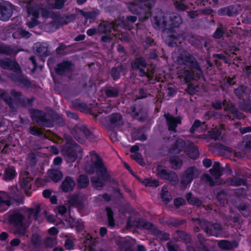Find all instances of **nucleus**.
Masks as SVG:
<instances>
[{"instance_id":"2f4dec72","label":"nucleus","mask_w":251,"mask_h":251,"mask_svg":"<svg viewBox=\"0 0 251 251\" xmlns=\"http://www.w3.org/2000/svg\"><path fill=\"white\" fill-rule=\"evenodd\" d=\"M179 76L183 79L185 83H188L195 79V75L194 71L184 69L180 71Z\"/></svg>"},{"instance_id":"b1692460","label":"nucleus","mask_w":251,"mask_h":251,"mask_svg":"<svg viewBox=\"0 0 251 251\" xmlns=\"http://www.w3.org/2000/svg\"><path fill=\"white\" fill-rule=\"evenodd\" d=\"M36 53L41 57H47L50 55L49 49V45L45 42H37L35 44Z\"/></svg>"},{"instance_id":"ea45409f","label":"nucleus","mask_w":251,"mask_h":251,"mask_svg":"<svg viewBox=\"0 0 251 251\" xmlns=\"http://www.w3.org/2000/svg\"><path fill=\"white\" fill-rule=\"evenodd\" d=\"M31 36V33H30L28 31L23 28L18 29L14 32L12 34V37L14 39H28Z\"/></svg>"},{"instance_id":"37998d69","label":"nucleus","mask_w":251,"mask_h":251,"mask_svg":"<svg viewBox=\"0 0 251 251\" xmlns=\"http://www.w3.org/2000/svg\"><path fill=\"white\" fill-rule=\"evenodd\" d=\"M105 211L107 217V225L111 228L115 226V221L114 218V212L110 207H106Z\"/></svg>"},{"instance_id":"13d9d810","label":"nucleus","mask_w":251,"mask_h":251,"mask_svg":"<svg viewBox=\"0 0 251 251\" xmlns=\"http://www.w3.org/2000/svg\"><path fill=\"white\" fill-rule=\"evenodd\" d=\"M218 27L213 34V37L215 39L221 38L225 33V30L222 24L218 23Z\"/></svg>"},{"instance_id":"7ed1b4c3","label":"nucleus","mask_w":251,"mask_h":251,"mask_svg":"<svg viewBox=\"0 0 251 251\" xmlns=\"http://www.w3.org/2000/svg\"><path fill=\"white\" fill-rule=\"evenodd\" d=\"M91 164L85 166V170L89 174H93L95 172L101 175L103 179L108 177L107 175V168L104 166L101 158L94 151L90 152Z\"/></svg>"},{"instance_id":"c756f323","label":"nucleus","mask_w":251,"mask_h":251,"mask_svg":"<svg viewBox=\"0 0 251 251\" xmlns=\"http://www.w3.org/2000/svg\"><path fill=\"white\" fill-rule=\"evenodd\" d=\"M170 28L173 31H175L174 28L178 27L182 24V20L181 17L176 13H173L169 17Z\"/></svg>"},{"instance_id":"680f3d73","label":"nucleus","mask_w":251,"mask_h":251,"mask_svg":"<svg viewBox=\"0 0 251 251\" xmlns=\"http://www.w3.org/2000/svg\"><path fill=\"white\" fill-rule=\"evenodd\" d=\"M160 197L162 201L166 203L170 202L172 200V197L170 193L166 190V188H164V187L162 189Z\"/></svg>"},{"instance_id":"864d4df0","label":"nucleus","mask_w":251,"mask_h":251,"mask_svg":"<svg viewBox=\"0 0 251 251\" xmlns=\"http://www.w3.org/2000/svg\"><path fill=\"white\" fill-rule=\"evenodd\" d=\"M71 202L79 208L84 207L83 200L81 196L79 195H75L72 196L70 199Z\"/></svg>"},{"instance_id":"0eeeda50","label":"nucleus","mask_w":251,"mask_h":251,"mask_svg":"<svg viewBox=\"0 0 251 251\" xmlns=\"http://www.w3.org/2000/svg\"><path fill=\"white\" fill-rule=\"evenodd\" d=\"M157 176L171 182L176 183L178 181L177 174L173 171L169 170L164 165L158 164L156 166Z\"/></svg>"},{"instance_id":"9b49d317","label":"nucleus","mask_w":251,"mask_h":251,"mask_svg":"<svg viewBox=\"0 0 251 251\" xmlns=\"http://www.w3.org/2000/svg\"><path fill=\"white\" fill-rule=\"evenodd\" d=\"M153 26L156 29L166 28L167 25V18L163 11L160 10L156 12L152 20Z\"/></svg>"},{"instance_id":"4468645a","label":"nucleus","mask_w":251,"mask_h":251,"mask_svg":"<svg viewBox=\"0 0 251 251\" xmlns=\"http://www.w3.org/2000/svg\"><path fill=\"white\" fill-rule=\"evenodd\" d=\"M73 64L71 61H63L57 64L54 68L55 72L58 75L64 76L67 73L70 72L73 69Z\"/></svg>"},{"instance_id":"f257e3e1","label":"nucleus","mask_w":251,"mask_h":251,"mask_svg":"<svg viewBox=\"0 0 251 251\" xmlns=\"http://www.w3.org/2000/svg\"><path fill=\"white\" fill-rule=\"evenodd\" d=\"M31 119L37 125L43 127L51 128L54 124L60 127L65 126V122L63 118L57 112H52L50 117L48 118L47 114L43 110L31 108L29 110Z\"/></svg>"},{"instance_id":"58836bf2","label":"nucleus","mask_w":251,"mask_h":251,"mask_svg":"<svg viewBox=\"0 0 251 251\" xmlns=\"http://www.w3.org/2000/svg\"><path fill=\"white\" fill-rule=\"evenodd\" d=\"M73 107L80 111V112L87 111L89 110L87 104L81 101L79 99H76L72 101Z\"/></svg>"},{"instance_id":"a18cd8bd","label":"nucleus","mask_w":251,"mask_h":251,"mask_svg":"<svg viewBox=\"0 0 251 251\" xmlns=\"http://www.w3.org/2000/svg\"><path fill=\"white\" fill-rule=\"evenodd\" d=\"M127 110L128 113L130 114L133 119H137L140 122L143 121V118L142 117H139L141 110H137L135 105H131Z\"/></svg>"},{"instance_id":"7c9ffc66","label":"nucleus","mask_w":251,"mask_h":251,"mask_svg":"<svg viewBox=\"0 0 251 251\" xmlns=\"http://www.w3.org/2000/svg\"><path fill=\"white\" fill-rule=\"evenodd\" d=\"M185 152L191 159H196L199 157L198 148L193 144L186 146L185 148Z\"/></svg>"},{"instance_id":"8fccbe9b","label":"nucleus","mask_w":251,"mask_h":251,"mask_svg":"<svg viewBox=\"0 0 251 251\" xmlns=\"http://www.w3.org/2000/svg\"><path fill=\"white\" fill-rule=\"evenodd\" d=\"M14 49L8 45L2 44L0 46V54L11 55L16 54Z\"/></svg>"},{"instance_id":"69168bd1","label":"nucleus","mask_w":251,"mask_h":251,"mask_svg":"<svg viewBox=\"0 0 251 251\" xmlns=\"http://www.w3.org/2000/svg\"><path fill=\"white\" fill-rule=\"evenodd\" d=\"M174 4L176 8L179 11H184L188 9V6L185 4L184 0H176Z\"/></svg>"},{"instance_id":"dca6fc26","label":"nucleus","mask_w":251,"mask_h":251,"mask_svg":"<svg viewBox=\"0 0 251 251\" xmlns=\"http://www.w3.org/2000/svg\"><path fill=\"white\" fill-rule=\"evenodd\" d=\"M135 1L143 8L147 10L143 19L144 21L148 20L151 16V10L154 6L156 0H135Z\"/></svg>"},{"instance_id":"338daca9","label":"nucleus","mask_w":251,"mask_h":251,"mask_svg":"<svg viewBox=\"0 0 251 251\" xmlns=\"http://www.w3.org/2000/svg\"><path fill=\"white\" fill-rule=\"evenodd\" d=\"M79 84L84 89H87L91 88L93 83L91 79H89L87 82V78L86 77H83L79 81Z\"/></svg>"},{"instance_id":"0e129e2a","label":"nucleus","mask_w":251,"mask_h":251,"mask_svg":"<svg viewBox=\"0 0 251 251\" xmlns=\"http://www.w3.org/2000/svg\"><path fill=\"white\" fill-rule=\"evenodd\" d=\"M11 204L10 200H4L3 198L0 196V212L5 211Z\"/></svg>"},{"instance_id":"5701e85b","label":"nucleus","mask_w":251,"mask_h":251,"mask_svg":"<svg viewBox=\"0 0 251 251\" xmlns=\"http://www.w3.org/2000/svg\"><path fill=\"white\" fill-rule=\"evenodd\" d=\"M26 4L27 13L28 16H32L33 18H39V9L35 5V2L33 0H27L26 1H23Z\"/></svg>"},{"instance_id":"c03bdc74","label":"nucleus","mask_w":251,"mask_h":251,"mask_svg":"<svg viewBox=\"0 0 251 251\" xmlns=\"http://www.w3.org/2000/svg\"><path fill=\"white\" fill-rule=\"evenodd\" d=\"M185 198L188 203L192 205L200 207L202 204L201 201L197 197H193L191 192L187 193Z\"/></svg>"},{"instance_id":"603ef678","label":"nucleus","mask_w":251,"mask_h":251,"mask_svg":"<svg viewBox=\"0 0 251 251\" xmlns=\"http://www.w3.org/2000/svg\"><path fill=\"white\" fill-rule=\"evenodd\" d=\"M146 187H151L156 188L159 185V181L156 179H152L151 178H146L143 181L138 179Z\"/></svg>"},{"instance_id":"412c9836","label":"nucleus","mask_w":251,"mask_h":251,"mask_svg":"<svg viewBox=\"0 0 251 251\" xmlns=\"http://www.w3.org/2000/svg\"><path fill=\"white\" fill-rule=\"evenodd\" d=\"M126 72V68L123 65L120 64L112 68L110 74L114 81H117L120 78L122 73L124 75H125Z\"/></svg>"},{"instance_id":"09e8293b","label":"nucleus","mask_w":251,"mask_h":251,"mask_svg":"<svg viewBox=\"0 0 251 251\" xmlns=\"http://www.w3.org/2000/svg\"><path fill=\"white\" fill-rule=\"evenodd\" d=\"M186 223L185 220H179L172 217L169 218L165 221V223L168 226L177 227L181 226Z\"/></svg>"},{"instance_id":"423d86ee","label":"nucleus","mask_w":251,"mask_h":251,"mask_svg":"<svg viewBox=\"0 0 251 251\" xmlns=\"http://www.w3.org/2000/svg\"><path fill=\"white\" fill-rule=\"evenodd\" d=\"M79 147L71 136L66 138V143L62 147L61 152L68 162L73 163L76 160Z\"/></svg>"},{"instance_id":"c85d7f7f","label":"nucleus","mask_w":251,"mask_h":251,"mask_svg":"<svg viewBox=\"0 0 251 251\" xmlns=\"http://www.w3.org/2000/svg\"><path fill=\"white\" fill-rule=\"evenodd\" d=\"M218 245L221 249L230 250L234 248H237L239 246V244L235 240L231 241L226 240H221L218 242Z\"/></svg>"},{"instance_id":"a211bd4d","label":"nucleus","mask_w":251,"mask_h":251,"mask_svg":"<svg viewBox=\"0 0 251 251\" xmlns=\"http://www.w3.org/2000/svg\"><path fill=\"white\" fill-rule=\"evenodd\" d=\"M166 124L168 126V130L176 133V127L181 123V119L179 117H174L173 115L168 114L165 115Z\"/></svg>"},{"instance_id":"e433bc0d","label":"nucleus","mask_w":251,"mask_h":251,"mask_svg":"<svg viewBox=\"0 0 251 251\" xmlns=\"http://www.w3.org/2000/svg\"><path fill=\"white\" fill-rule=\"evenodd\" d=\"M90 183L89 177L85 174L80 175L77 178V184L79 189H85Z\"/></svg>"},{"instance_id":"2eb2a0df","label":"nucleus","mask_w":251,"mask_h":251,"mask_svg":"<svg viewBox=\"0 0 251 251\" xmlns=\"http://www.w3.org/2000/svg\"><path fill=\"white\" fill-rule=\"evenodd\" d=\"M196 172L197 170L195 167H189L184 172L181 180V184L184 186L190 184L195 178Z\"/></svg>"},{"instance_id":"9d476101","label":"nucleus","mask_w":251,"mask_h":251,"mask_svg":"<svg viewBox=\"0 0 251 251\" xmlns=\"http://www.w3.org/2000/svg\"><path fill=\"white\" fill-rule=\"evenodd\" d=\"M13 13L12 4L8 1L0 2V20L7 21L11 18Z\"/></svg>"},{"instance_id":"5fc2aeb1","label":"nucleus","mask_w":251,"mask_h":251,"mask_svg":"<svg viewBox=\"0 0 251 251\" xmlns=\"http://www.w3.org/2000/svg\"><path fill=\"white\" fill-rule=\"evenodd\" d=\"M240 107L241 109L246 112L251 114V100L247 99L241 101L240 102Z\"/></svg>"},{"instance_id":"c9c22d12","label":"nucleus","mask_w":251,"mask_h":251,"mask_svg":"<svg viewBox=\"0 0 251 251\" xmlns=\"http://www.w3.org/2000/svg\"><path fill=\"white\" fill-rule=\"evenodd\" d=\"M113 27L112 24L108 21H103L101 22L98 28V32L100 34L110 33Z\"/></svg>"},{"instance_id":"49530a36","label":"nucleus","mask_w":251,"mask_h":251,"mask_svg":"<svg viewBox=\"0 0 251 251\" xmlns=\"http://www.w3.org/2000/svg\"><path fill=\"white\" fill-rule=\"evenodd\" d=\"M75 20V16L74 14L65 15L59 17L58 22L61 25H66L74 22Z\"/></svg>"},{"instance_id":"39448f33","label":"nucleus","mask_w":251,"mask_h":251,"mask_svg":"<svg viewBox=\"0 0 251 251\" xmlns=\"http://www.w3.org/2000/svg\"><path fill=\"white\" fill-rule=\"evenodd\" d=\"M131 68L133 71H138L137 75L141 77H146L148 81L152 79L154 71L147 68V63L143 57L136 58L131 62Z\"/></svg>"},{"instance_id":"774afa93","label":"nucleus","mask_w":251,"mask_h":251,"mask_svg":"<svg viewBox=\"0 0 251 251\" xmlns=\"http://www.w3.org/2000/svg\"><path fill=\"white\" fill-rule=\"evenodd\" d=\"M178 37L174 34H171L167 39V44L169 46L174 47L177 45Z\"/></svg>"},{"instance_id":"1a4fd4ad","label":"nucleus","mask_w":251,"mask_h":251,"mask_svg":"<svg viewBox=\"0 0 251 251\" xmlns=\"http://www.w3.org/2000/svg\"><path fill=\"white\" fill-rule=\"evenodd\" d=\"M202 226L204 231L209 235L219 237L222 233V227L219 224L205 221Z\"/></svg>"},{"instance_id":"4d7b16f0","label":"nucleus","mask_w":251,"mask_h":251,"mask_svg":"<svg viewBox=\"0 0 251 251\" xmlns=\"http://www.w3.org/2000/svg\"><path fill=\"white\" fill-rule=\"evenodd\" d=\"M49 176L52 181L57 182L61 180L63 177L62 172L58 170H52L50 173Z\"/></svg>"},{"instance_id":"a878e982","label":"nucleus","mask_w":251,"mask_h":251,"mask_svg":"<svg viewBox=\"0 0 251 251\" xmlns=\"http://www.w3.org/2000/svg\"><path fill=\"white\" fill-rule=\"evenodd\" d=\"M229 113L227 115V117L229 119L234 120L235 119L240 120L244 117V114L239 111L238 108L233 104H230L228 106Z\"/></svg>"},{"instance_id":"6e6552de","label":"nucleus","mask_w":251,"mask_h":251,"mask_svg":"<svg viewBox=\"0 0 251 251\" xmlns=\"http://www.w3.org/2000/svg\"><path fill=\"white\" fill-rule=\"evenodd\" d=\"M72 133L74 138L80 143L84 142V139L80 136L79 133L84 134L86 138L89 140H92L94 137L92 131L83 125L76 126L73 130Z\"/></svg>"},{"instance_id":"bb28decb","label":"nucleus","mask_w":251,"mask_h":251,"mask_svg":"<svg viewBox=\"0 0 251 251\" xmlns=\"http://www.w3.org/2000/svg\"><path fill=\"white\" fill-rule=\"evenodd\" d=\"M226 181L228 185L231 186H246L247 184V179L246 178L236 176L228 177Z\"/></svg>"},{"instance_id":"a19ab883","label":"nucleus","mask_w":251,"mask_h":251,"mask_svg":"<svg viewBox=\"0 0 251 251\" xmlns=\"http://www.w3.org/2000/svg\"><path fill=\"white\" fill-rule=\"evenodd\" d=\"M169 163L172 169L177 170L181 168L183 161L178 156H173L170 158Z\"/></svg>"},{"instance_id":"e2e57ef3","label":"nucleus","mask_w":251,"mask_h":251,"mask_svg":"<svg viewBox=\"0 0 251 251\" xmlns=\"http://www.w3.org/2000/svg\"><path fill=\"white\" fill-rule=\"evenodd\" d=\"M197 238L199 243L200 248L201 249L202 251H207V250L208 248L205 244L206 239L204 236L202 234L199 233L197 235Z\"/></svg>"},{"instance_id":"aec40b11","label":"nucleus","mask_w":251,"mask_h":251,"mask_svg":"<svg viewBox=\"0 0 251 251\" xmlns=\"http://www.w3.org/2000/svg\"><path fill=\"white\" fill-rule=\"evenodd\" d=\"M185 147V141L182 139L177 138L169 148V151L172 154H178L183 151Z\"/></svg>"},{"instance_id":"473e14b6","label":"nucleus","mask_w":251,"mask_h":251,"mask_svg":"<svg viewBox=\"0 0 251 251\" xmlns=\"http://www.w3.org/2000/svg\"><path fill=\"white\" fill-rule=\"evenodd\" d=\"M110 124L114 127H119L123 125V117L119 113H113L109 117Z\"/></svg>"},{"instance_id":"f8f14e48","label":"nucleus","mask_w":251,"mask_h":251,"mask_svg":"<svg viewBox=\"0 0 251 251\" xmlns=\"http://www.w3.org/2000/svg\"><path fill=\"white\" fill-rule=\"evenodd\" d=\"M233 92L235 96L241 101L251 98V89L247 85H240L234 89Z\"/></svg>"},{"instance_id":"6e6d98bb","label":"nucleus","mask_w":251,"mask_h":251,"mask_svg":"<svg viewBox=\"0 0 251 251\" xmlns=\"http://www.w3.org/2000/svg\"><path fill=\"white\" fill-rule=\"evenodd\" d=\"M0 98L3 100L10 107L13 106V100L7 92L2 91L0 93Z\"/></svg>"},{"instance_id":"20e7f679","label":"nucleus","mask_w":251,"mask_h":251,"mask_svg":"<svg viewBox=\"0 0 251 251\" xmlns=\"http://www.w3.org/2000/svg\"><path fill=\"white\" fill-rule=\"evenodd\" d=\"M176 61L179 65L188 66L198 71L199 73L197 74L196 77L200 78L199 75L202 72L201 66L196 58L189 52L183 49L179 50Z\"/></svg>"},{"instance_id":"cd10ccee","label":"nucleus","mask_w":251,"mask_h":251,"mask_svg":"<svg viewBox=\"0 0 251 251\" xmlns=\"http://www.w3.org/2000/svg\"><path fill=\"white\" fill-rule=\"evenodd\" d=\"M0 67L5 70H13L19 67L16 61H13L9 58H0Z\"/></svg>"},{"instance_id":"f704fd0d","label":"nucleus","mask_w":251,"mask_h":251,"mask_svg":"<svg viewBox=\"0 0 251 251\" xmlns=\"http://www.w3.org/2000/svg\"><path fill=\"white\" fill-rule=\"evenodd\" d=\"M176 234L177 238L185 244H191L192 239L191 234L182 230H176Z\"/></svg>"},{"instance_id":"f03ea898","label":"nucleus","mask_w":251,"mask_h":251,"mask_svg":"<svg viewBox=\"0 0 251 251\" xmlns=\"http://www.w3.org/2000/svg\"><path fill=\"white\" fill-rule=\"evenodd\" d=\"M9 225L14 227V233L19 235H24L26 226L25 224V216L18 209L10 210L5 215Z\"/></svg>"},{"instance_id":"72a5a7b5","label":"nucleus","mask_w":251,"mask_h":251,"mask_svg":"<svg viewBox=\"0 0 251 251\" xmlns=\"http://www.w3.org/2000/svg\"><path fill=\"white\" fill-rule=\"evenodd\" d=\"M17 176L15 168L13 166H9L4 171L2 179L8 181L13 179Z\"/></svg>"},{"instance_id":"f3484780","label":"nucleus","mask_w":251,"mask_h":251,"mask_svg":"<svg viewBox=\"0 0 251 251\" xmlns=\"http://www.w3.org/2000/svg\"><path fill=\"white\" fill-rule=\"evenodd\" d=\"M238 7L235 5H230L224 7L219 8L217 14L219 16L234 17L237 15Z\"/></svg>"},{"instance_id":"bf43d9fd","label":"nucleus","mask_w":251,"mask_h":251,"mask_svg":"<svg viewBox=\"0 0 251 251\" xmlns=\"http://www.w3.org/2000/svg\"><path fill=\"white\" fill-rule=\"evenodd\" d=\"M242 144L244 146V151L251 152V135H246L243 138Z\"/></svg>"},{"instance_id":"6ab92c4d","label":"nucleus","mask_w":251,"mask_h":251,"mask_svg":"<svg viewBox=\"0 0 251 251\" xmlns=\"http://www.w3.org/2000/svg\"><path fill=\"white\" fill-rule=\"evenodd\" d=\"M21 186L24 190L25 193L28 196H30L31 191L35 190L33 184V179L31 177L27 176L23 177L21 179Z\"/></svg>"},{"instance_id":"4c0bfd02","label":"nucleus","mask_w":251,"mask_h":251,"mask_svg":"<svg viewBox=\"0 0 251 251\" xmlns=\"http://www.w3.org/2000/svg\"><path fill=\"white\" fill-rule=\"evenodd\" d=\"M105 96L107 98H114L119 96V89L116 87H113L111 85L106 86L104 90Z\"/></svg>"},{"instance_id":"79ce46f5","label":"nucleus","mask_w":251,"mask_h":251,"mask_svg":"<svg viewBox=\"0 0 251 251\" xmlns=\"http://www.w3.org/2000/svg\"><path fill=\"white\" fill-rule=\"evenodd\" d=\"M136 222L139 226H141L145 229L151 230L152 232L154 231V229H156L152 223L149 222L143 218L139 219Z\"/></svg>"},{"instance_id":"ddd939ff","label":"nucleus","mask_w":251,"mask_h":251,"mask_svg":"<svg viewBox=\"0 0 251 251\" xmlns=\"http://www.w3.org/2000/svg\"><path fill=\"white\" fill-rule=\"evenodd\" d=\"M11 80L15 83H18L23 87L35 89L37 86L30 80L24 78L22 75L18 74H12L11 76Z\"/></svg>"},{"instance_id":"052dcab7","label":"nucleus","mask_w":251,"mask_h":251,"mask_svg":"<svg viewBox=\"0 0 251 251\" xmlns=\"http://www.w3.org/2000/svg\"><path fill=\"white\" fill-rule=\"evenodd\" d=\"M237 209L244 217H248L250 214V208L245 203H240Z\"/></svg>"},{"instance_id":"de8ad7c7","label":"nucleus","mask_w":251,"mask_h":251,"mask_svg":"<svg viewBox=\"0 0 251 251\" xmlns=\"http://www.w3.org/2000/svg\"><path fill=\"white\" fill-rule=\"evenodd\" d=\"M154 236L159 238L161 241H166L170 239V235L168 232H165L156 228L152 234Z\"/></svg>"},{"instance_id":"4be33fe9","label":"nucleus","mask_w":251,"mask_h":251,"mask_svg":"<svg viewBox=\"0 0 251 251\" xmlns=\"http://www.w3.org/2000/svg\"><path fill=\"white\" fill-rule=\"evenodd\" d=\"M107 175L108 177L106 179H103L101 175L100 177L94 176L91 177V182L92 186L96 190H100L105 186V182L110 180L111 176L107 171Z\"/></svg>"},{"instance_id":"393cba45","label":"nucleus","mask_w":251,"mask_h":251,"mask_svg":"<svg viewBox=\"0 0 251 251\" xmlns=\"http://www.w3.org/2000/svg\"><path fill=\"white\" fill-rule=\"evenodd\" d=\"M75 186V182L73 177L70 176H66L62 181L60 188L62 191L68 193L72 191Z\"/></svg>"},{"instance_id":"3c124183","label":"nucleus","mask_w":251,"mask_h":251,"mask_svg":"<svg viewBox=\"0 0 251 251\" xmlns=\"http://www.w3.org/2000/svg\"><path fill=\"white\" fill-rule=\"evenodd\" d=\"M31 243L33 246V248L39 249L42 246V239L40 235L37 233H34L31 237Z\"/></svg>"}]
</instances>
